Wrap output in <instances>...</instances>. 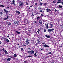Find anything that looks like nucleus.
<instances>
[{
    "instance_id": "nucleus-49",
    "label": "nucleus",
    "mask_w": 63,
    "mask_h": 63,
    "mask_svg": "<svg viewBox=\"0 0 63 63\" xmlns=\"http://www.w3.org/2000/svg\"><path fill=\"white\" fill-rule=\"evenodd\" d=\"M34 4L35 5H37V3H35Z\"/></svg>"
},
{
    "instance_id": "nucleus-17",
    "label": "nucleus",
    "mask_w": 63,
    "mask_h": 63,
    "mask_svg": "<svg viewBox=\"0 0 63 63\" xmlns=\"http://www.w3.org/2000/svg\"><path fill=\"white\" fill-rule=\"evenodd\" d=\"M15 0H13V1L12 3H13V4H15Z\"/></svg>"
},
{
    "instance_id": "nucleus-2",
    "label": "nucleus",
    "mask_w": 63,
    "mask_h": 63,
    "mask_svg": "<svg viewBox=\"0 0 63 63\" xmlns=\"http://www.w3.org/2000/svg\"><path fill=\"white\" fill-rule=\"evenodd\" d=\"M27 45H28V44H29V40L28 38H27L26 41H25Z\"/></svg>"
},
{
    "instance_id": "nucleus-43",
    "label": "nucleus",
    "mask_w": 63,
    "mask_h": 63,
    "mask_svg": "<svg viewBox=\"0 0 63 63\" xmlns=\"http://www.w3.org/2000/svg\"><path fill=\"white\" fill-rule=\"evenodd\" d=\"M39 12H43V11H42V10H40L39 11Z\"/></svg>"
},
{
    "instance_id": "nucleus-6",
    "label": "nucleus",
    "mask_w": 63,
    "mask_h": 63,
    "mask_svg": "<svg viewBox=\"0 0 63 63\" xmlns=\"http://www.w3.org/2000/svg\"><path fill=\"white\" fill-rule=\"evenodd\" d=\"M38 22L40 24H42V21L41 20H39L38 21Z\"/></svg>"
},
{
    "instance_id": "nucleus-59",
    "label": "nucleus",
    "mask_w": 63,
    "mask_h": 63,
    "mask_svg": "<svg viewBox=\"0 0 63 63\" xmlns=\"http://www.w3.org/2000/svg\"><path fill=\"white\" fill-rule=\"evenodd\" d=\"M29 4H28V3L26 4L27 5H29Z\"/></svg>"
},
{
    "instance_id": "nucleus-23",
    "label": "nucleus",
    "mask_w": 63,
    "mask_h": 63,
    "mask_svg": "<svg viewBox=\"0 0 63 63\" xmlns=\"http://www.w3.org/2000/svg\"><path fill=\"white\" fill-rule=\"evenodd\" d=\"M46 10L47 11H51V10H50V9H48V8H47V9H46Z\"/></svg>"
},
{
    "instance_id": "nucleus-40",
    "label": "nucleus",
    "mask_w": 63,
    "mask_h": 63,
    "mask_svg": "<svg viewBox=\"0 0 63 63\" xmlns=\"http://www.w3.org/2000/svg\"><path fill=\"white\" fill-rule=\"evenodd\" d=\"M51 53H51V52H50L48 53V54H51Z\"/></svg>"
},
{
    "instance_id": "nucleus-48",
    "label": "nucleus",
    "mask_w": 63,
    "mask_h": 63,
    "mask_svg": "<svg viewBox=\"0 0 63 63\" xmlns=\"http://www.w3.org/2000/svg\"><path fill=\"white\" fill-rule=\"evenodd\" d=\"M21 50H23V48H21Z\"/></svg>"
},
{
    "instance_id": "nucleus-35",
    "label": "nucleus",
    "mask_w": 63,
    "mask_h": 63,
    "mask_svg": "<svg viewBox=\"0 0 63 63\" xmlns=\"http://www.w3.org/2000/svg\"><path fill=\"white\" fill-rule=\"evenodd\" d=\"M60 26L61 27V28H63V25H61Z\"/></svg>"
},
{
    "instance_id": "nucleus-28",
    "label": "nucleus",
    "mask_w": 63,
    "mask_h": 63,
    "mask_svg": "<svg viewBox=\"0 0 63 63\" xmlns=\"http://www.w3.org/2000/svg\"><path fill=\"white\" fill-rule=\"evenodd\" d=\"M61 1H58L57 2V4H59V3H61Z\"/></svg>"
},
{
    "instance_id": "nucleus-22",
    "label": "nucleus",
    "mask_w": 63,
    "mask_h": 63,
    "mask_svg": "<svg viewBox=\"0 0 63 63\" xmlns=\"http://www.w3.org/2000/svg\"><path fill=\"white\" fill-rule=\"evenodd\" d=\"M7 60L8 61H11V59L9 58H8L7 59Z\"/></svg>"
},
{
    "instance_id": "nucleus-29",
    "label": "nucleus",
    "mask_w": 63,
    "mask_h": 63,
    "mask_svg": "<svg viewBox=\"0 0 63 63\" xmlns=\"http://www.w3.org/2000/svg\"><path fill=\"white\" fill-rule=\"evenodd\" d=\"M34 55H35V56H38L36 54V53H35L34 54Z\"/></svg>"
},
{
    "instance_id": "nucleus-31",
    "label": "nucleus",
    "mask_w": 63,
    "mask_h": 63,
    "mask_svg": "<svg viewBox=\"0 0 63 63\" xmlns=\"http://www.w3.org/2000/svg\"><path fill=\"white\" fill-rule=\"evenodd\" d=\"M27 61H25L24 62V63H27Z\"/></svg>"
},
{
    "instance_id": "nucleus-58",
    "label": "nucleus",
    "mask_w": 63,
    "mask_h": 63,
    "mask_svg": "<svg viewBox=\"0 0 63 63\" xmlns=\"http://www.w3.org/2000/svg\"><path fill=\"white\" fill-rule=\"evenodd\" d=\"M30 7H31V8H32V6H30Z\"/></svg>"
},
{
    "instance_id": "nucleus-14",
    "label": "nucleus",
    "mask_w": 63,
    "mask_h": 63,
    "mask_svg": "<svg viewBox=\"0 0 63 63\" xmlns=\"http://www.w3.org/2000/svg\"><path fill=\"white\" fill-rule=\"evenodd\" d=\"M16 33L17 34H18V35H19V34H20V32H18L17 31H16Z\"/></svg>"
},
{
    "instance_id": "nucleus-9",
    "label": "nucleus",
    "mask_w": 63,
    "mask_h": 63,
    "mask_svg": "<svg viewBox=\"0 0 63 63\" xmlns=\"http://www.w3.org/2000/svg\"><path fill=\"white\" fill-rule=\"evenodd\" d=\"M50 26L49 27V28H51L53 27V24H50Z\"/></svg>"
},
{
    "instance_id": "nucleus-30",
    "label": "nucleus",
    "mask_w": 63,
    "mask_h": 63,
    "mask_svg": "<svg viewBox=\"0 0 63 63\" xmlns=\"http://www.w3.org/2000/svg\"><path fill=\"white\" fill-rule=\"evenodd\" d=\"M46 28L47 29H48V25H46Z\"/></svg>"
},
{
    "instance_id": "nucleus-21",
    "label": "nucleus",
    "mask_w": 63,
    "mask_h": 63,
    "mask_svg": "<svg viewBox=\"0 0 63 63\" xmlns=\"http://www.w3.org/2000/svg\"><path fill=\"white\" fill-rule=\"evenodd\" d=\"M59 8H63V7H62V6H61L60 5H59Z\"/></svg>"
},
{
    "instance_id": "nucleus-47",
    "label": "nucleus",
    "mask_w": 63,
    "mask_h": 63,
    "mask_svg": "<svg viewBox=\"0 0 63 63\" xmlns=\"http://www.w3.org/2000/svg\"><path fill=\"white\" fill-rule=\"evenodd\" d=\"M58 0L60 2H61V0Z\"/></svg>"
},
{
    "instance_id": "nucleus-18",
    "label": "nucleus",
    "mask_w": 63,
    "mask_h": 63,
    "mask_svg": "<svg viewBox=\"0 0 63 63\" xmlns=\"http://www.w3.org/2000/svg\"><path fill=\"white\" fill-rule=\"evenodd\" d=\"M40 31V30H39V29H38V31H37V32L38 33V34H39V33H40V32H39Z\"/></svg>"
},
{
    "instance_id": "nucleus-38",
    "label": "nucleus",
    "mask_w": 63,
    "mask_h": 63,
    "mask_svg": "<svg viewBox=\"0 0 63 63\" xmlns=\"http://www.w3.org/2000/svg\"><path fill=\"white\" fill-rule=\"evenodd\" d=\"M2 50H3V51H4L6 50H5V49H4V48H3L2 49Z\"/></svg>"
},
{
    "instance_id": "nucleus-26",
    "label": "nucleus",
    "mask_w": 63,
    "mask_h": 63,
    "mask_svg": "<svg viewBox=\"0 0 63 63\" xmlns=\"http://www.w3.org/2000/svg\"><path fill=\"white\" fill-rule=\"evenodd\" d=\"M41 9H42V8L41 7H38V10H41Z\"/></svg>"
},
{
    "instance_id": "nucleus-24",
    "label": "nucleus",
    "mask_w": 63,
    "mask_h": 63,
    "mask_svg": "<svg viewBox=\"0 0 63 63\" xmlns=\"http://www.w3.org/2000/svg\"><path fill=\"white\" fill-rule=\"evenodd\" d=\"M37 20L38 21V20H40V17H37Z\"/></svg>"
},
{
    "instance_id": "nucleus-33",
    "label": "nucleus",
    "mask_w": 63,
    "mask_h": 63,
    "mask_svg": "<svg viewBox=\"0 0 63 63\" xmlns=\"http://www.w3.org/2000/svg\"><path fill=\"white\" fill-rule=\"evenodd\" d=\"M44 32H47V30H46V29H45L44 30Z\"/></svg>"
},
{
    "instance_id": "nucleus-54",
    "label": "nucleus",
    "mask_w": 63,
    "mask_h": 63,
    "mask_svg": "<svg viewBox=\"0 0 63 63\" xmlns=\"http://www.w3.org/2000/svg\"><path fill=\"white\" fill-rule=\"evenodd\" d=\"M7 38H9V36L8 35L7 36Z\"/></svg>"
},
{
    "instance_id": "nucleus-27",
    "label": "nucleus",
    "mask_w": 63,
    "mask_h": 63,
    "mask_svg": "<svg viewBox=\"0 0 63 63\" xmlns=\"http://www.w3.org/2000/svg\"><path fill=\"white\" fill-rule=\"evenodd\" d=\"M28 53H30H30H31V51H28Z\"/></svg>"
},
{
    "instance_id": "nucleus-4",
    "label": "nucleus",
    "mask_w": 63,
    "mask_h": 63,
    "mask_svg": "<svg viewBox=\"0 0 63 63\" xmlns=\"http://www.w3.org/2000/svg\"><path fill=\"white\" fill-rule=\"evenodd\" d=\"M23 4V2H22L20 1L19 3V6H21Z\"/></svg>"
},
{
    "instance_id": "nucleus-61",
    "label": "nucleus",
    "mask_w": 63,
    "mask_h": 63,
    "mask_svg": "<svg viewBox=\"0 0 63 63\" xmlns=\"http://www.w3.org/2000/svg\"><path fill=\"white\" fill-rule=\"evenodd\" d=\"M47 13H48V12H49V11H47Z\"/></svg>"
},
{
    "instance_id": "nucleus-16",
    "label": "nucleus",
    "mask_w": 63,
    "mask_h": 63,
    "mask_svg": "<svg viewBox=\"0 0 63 63\" xmlns=\"http://www.w3.org/2000/svg\"><path fill=\"white\" fill-rule=\"evenodd\" d=\"M4 52H5V53L7 54H8V53L7 52V51H6V50H5V51H4Z\"/></svg>"
},
{
    "instance_id": "nucleus-52",
    "label": "nucleus",
    "mask_w": 63,
    "mask_h": 63,
    "mask_svg": "<svg viewBox=\"0 0 63 63\" xmlns=\"http://www.w3.org/2000/svg\"><path fill=\"white\" fill-rule=\"evenodd\" d=\"M55 12H56L57 11V10H56V9H55Z\"/></svg>"
},
{
    "instance_id": "nucleus-46",
    "label": "nucleus",
    "mask_w": 63,
    "mask_h": 63,
    "mask_svg": "<svg viewBox=\"0 0 63 63\" xmlns=\"http://www.w3.org/2000/svg\"><path fill=\"white\" fill-rule=\"evenodd\" d=\"M23 46V47H26V45H24Z\"/></svg>"
},
{
    "instance_id": "nucleus-1",
    "label": "nucleus",
    "mask_w": 63,
    "mask_h": 63,
    "mask_svg": "<svg viewBox=\"0 0 63 63\" xmlns=\"http://www.w3.org/2000/svg\"><path fill=\"white\" fill-rule=\"evenodd\" d=\"M54 31V29H48L47 30V31L48 32H49V33H51V31Z\"/></svg>"
},
{
    "instance_id": "nucleus-34",
    "label": "nucleus",
    "mask_w": 63,
    "mask_h": 63,
    "mask_svg": "<svg viewBox=\"0 0 63 63\" xmlns=\"http://www.w3.org/2000/svg\"><path fill=\"white\" fill-rule=\"evenodd\" d=\"M44 5L45 6H47V4L45 3H44Z\"/></svg>"
},
{
    "instance_id": "nucleus-12",
    "label": "nucleus",
    "mask_w": 63,
    "mask_h": 63,
    "mask_svg": "<svg viewBox=\"0 0 63 63\" xmlns=\"http://www.w3.org/2000/svg\"><path fill=\"white\" fill-rule=\"evenodd\" d=\"M16 13H17V14H20V12H19L18 11H16Z\"/></svg>"
},
{
    "instance_id": "nucleus-44",
    "label": "nucleus",
    "mask_w": 63,
    "mask_h": 63,
    "mask_svg": "<svg viewBox=\"0 0 63 63\" xmlns=\"http://www.w3.org/2000/svg\"><path fill=\"white\" fill-rule=\"evenodd\" d=\"M10 58H13V57H12V56H10Z\"/></svg>"
},
{
    "instance_id": "nucleus-56",
    "label": "nucleus",
    "mask_w": 63,
    "mask_h": 63,
    "mask_svg": "<svg viewBox=\"0 0 63 63\" xmlns=\"http://www.w3.org/2000/svg\"><path fill=\"white\" fill-rule=\"evenodd\" d=\"M28 31L29 32H30V30H28Z\"/></svg>"
},
{
    "instance_id": "nucleus-53",
    "label": "nucleus",
    "mask_w": 63,
    "mask_h": 63,
    "mask_svg": "<svg viewBox=\"0 0 63 63\" xmlns=\"http://www.w3.org/2000/svg\"><path fill=\"white\" fill-rule=\"evenodd\" d=\"M28 48L29 49H30V48L29 47H28Z\"/></svg>"
},
{
    "instance_id": "nucleus-20",
    "label": "nucleus",
    "mask_w": 63,
    "mask_h": 63,
    "mask_svg": "<svg viewBox=\"0 0 63 63\" xmlns=\"http://www.w3.org/2000/svg\"><path fill=\"white\" fill-rule=\"evenodd\" d=\"M6 41H7V42H10V41H9V40H8V39L7 38L6 39Z\"/></svg>"
},
{
    "instance_id": "nucleus-41",
    "label": "nucleus",
    "mask_w": 63,
    "mask_h": 63,
    "mask_svg": "<svg viewBox=\"0 0 63 63\" xmlns=\"http://www.w3.org/2000/svg\"><path fill=\"white\" fill-rule=\"evenodd\" d=\"M40 49L41 50H43V51L44 50V48H41Z\"/></svg>"
},
{
    "instance_id": "nucleus-39",
    "label": "nucleus",
    "mask_w": 63,
    "mask_h": 63,
    "mask_svg": "<svg viewBox=\"0 0 63 63\" xmlns=\"http://www.w3.org/2000/svg\"><path fill=\"white\" fill-rule=\"evenodd\" d=\"M43 3L42 2H40V5H42L43 4Z\"/></svg>"
},
{
    "instance_id": "nucleus-11",
    "label": "nucleus",
    "mask_w": 63,
    "mask_h": 63,
    "mask_svg": "<svg viewBox=\"0 0 63 63\" xmlns=\"http://www.w3.org/2000/svg\"><path fill=\"white\" fill-rule=\"evenodd\" d=\"M17 56V55H16L15 54L14 55V57H13V58H15L16 57V56Z\"/></svg>"
},
{
    "instance_id": "nucleus-55",
    "label": "nucleus",
    "mask_w": 63,
    "mask_h": 63,
    "mask_svg": "<svg viewBox=\"0 0 63 63\" xmlns=\"http://www.w3.org/2000/svg\"><path fill=\"white\" fill-rule=\"evenodd\" d=\"M34 23H36V21H34Z\"/></svg>"
},
{
    "instance_id": "nucleus-3",
    "label": "nucleus",
    "mask_w": 63,
    "mask_h": 63,
    "mask_svg": "<svg viewBox=\"0 0 63 63\" xmlns=\"http://www.w3.org/2000/svg\"><path fill=\"white\" fill-rule=\"evenodd\" d=\"M57 1L56 0H53L52 1V3L53 4H57Z\"/></svg>"
},
{
    "instance_id": "nucleus-51",
    "label": "nucleus",
    "mask_w": 63,
    "mask_h": 63,
    "mask_svg": "<svg viewBox=\"0 0 63 63\" xmlns=\"http://www.w3.org/2000/svg\"><path fill=\"white\" fill-rule=\"evenodd\" d=\"M28 57H32V56H28Z\"/></svg>"
},
{
    "instance_id": "nucleus-63",
    "label": "nucleus",
    "mask_w": 63,
    "mask_h": 63,
    "mask_svg": "<svg viewBox=\"0 0 63 63\" xmlns=\"http://www.w3.org/2000/svg\"><path fill=\"white\" fill-rule=\"evenodd\" d=\"M47 25V24H45V26H46Z\"/></svg>"
},
{
    "instance_id": "nucleus-15",
    "label": "nucleus",
    "mask_w": 63,
    "mask_h": 63,
    "mask_svg": "<svg viewBox=\"0 0 63 63\" xmlns=\"http://www.w3.org/2000/svg\"><path fill=\"white\" fill-rule=\"evenodd\" d=\"M37 43H38V44H40V42L38 39H37Z\"/></svg>"
},
{
    "instance_id": "nucleus-5",
    "label": "nucleus",
    "mask_w": 63,
    "mask_h": 63,
    "mask_svg": "<svg viewBox=\"0 0 63 63\" xmlns=\"http://www.w3.org/2000/svg\"><path fill=\"white\" fill-rule=\"evenodd\" d=\"M44 47H48L49 46H48V45H47L46 44H45V45H43Z\"/></svg>"
},
{
    "instance_id": "nucleus-25",
    "label": "nucleus",
    "mask_w": 63,
    "mask_h": 63,
    "mask_svg": "<svg viewBox=\"0 0 63 63\" xmlns=\"http://www.w3.org/2000/svg\"><path fill=\"white\" fill-rule=\"evenodd\" d=\"M0 6H1V7H2V8H4V6L3 5H2L1 4H0Z\"/></svg>"
},
{
    "instance_id": "nucleus-64",
    "label": "nucleus",
    "mask_w": 63,
    "mask_h": 63,
    "mask_svg": "<svg viewBox=\"0 0 63 63\" xmlns=\"http://www.w3.org/2000/svg\"><path fill=\"white\" fill-rule=\"evenodd\" d=\"M42 24H40V26H42Z\"/></svg>"
},
{
    "instance_id": "nucleus-57",
    "label": "nucleus",
    "mask_w": 63,
    "mask_h": 63,
    "mask_svg": "<svg viewBox=\"0 0 63 63\" xmlns=\"http://www.w3.org/2000/svg\"><path fill=\"white\" fill-rule=\"evenodd\" d=\"M7 8H8L9 9H10V7H7Z\"/></svg>"
},
{
    "instance_id": "nucleus-10",
    "label": "nucleus",
    "mask_w": 63,
    "mask_h": 63,
    "mask_svg": "<svg viewBox=\"0 0 63 63\" xmlns=\"http://www.w3.org/2000/svg\"><path fill=\"white\" fill-rule=\"evenodd\" d=\"M15 24H17L18 23V21H16L14 22Z\"/></svg>"
},
{
    "instance_id": "nucleus-36",
    "label": "nucleus",
    "mask_w": 63,
    "mask_h": 63,
    "mask_svg": "<svg viewBox=\"0 0 63 63\" xmlns=\"http://www.w3.org/2000/svg\"><path fill=\"white\" fill-rule=\"evenodd\" d=\"M42 44H45V42H42Z\"/></svg>"
},
{
    "instance_id": "nucleus-60",
    "label": "nucleus",
    "mask_w": 63,
    "mask_h": 63,
    "mask_svg": "<svg viewBox=\"0 0 63 63\" xmlns=\"http://www.w3.org/2000/svg\"><path fill=\"white\" fill-rule=\"evenodd\" d=\"M32 15L33 16H34V15H33V14H32Z\"/></svg>"
},
{
    "instance_id": "nucleus-50",
    "label": "nucleus",
    "mask_w": 63,
    "mask_h": 63,
    "mask_svg": "<svg viewBox=\"0 0 63 63\" xmlns=\"http://www.w3.org/2000/svg\"><path fill=\"white\" fill-rule=\"evenodd\" d=\"M13 4V3H11V5H12Z\"/></svg>"
},
{
    "instance_id": "nucleus-13",
    "label": "nucleus",
    "mask_w": 63,
    "mask_h": 63,
    "mask_svg": "<svg viewBox=\"0 0 63 63\" xmlns=\"http://www.w3.org/2000/svg\"><path fill=\"white\" fill-rule=\"evenodd\" d=\"M45 37H46V38H49L50 37L49 36L47 35H45Z\"/></svg>"
},
{
    "instance_id": "nucleus-32",
    "label": "nucleus",
    "mask_w": 63,
    "mask_h": 63,
    "mask_svg": "<svg viewBox=\"0 0 63 63\" xmlns=\"http://www.w3.org/2000/svg\"><path fill=\"white\" fill-rule=\"evenodd\" d=\"M8 25H11V23H10V22H9V23H8Z\"/></svg>"
},
{
    "instance_id": "nucleus-45",
    "label": "nucleus",
    "mask_w": 63,
    "mask_h": 63,
    "mask_svg": "<svg viewBox=\"0 0 63 63\" xmlns=\"http://www.w3.org/2000/svg\"><path fill=\"white\" fill-rule=\"evenodd\" d=\"M0 14H3V13L2 12H0Z\"/></svg>"
},
{
    "instance_id": "nucleus-37",
    "label": "nucleus",
    "mask_w": 63,
    "mask_h": 63,
    "mask_svg": "<svg viewBox=\"0 0 63 63\" xmlns=\"http://www.w3.org/2000/svg\"><path fill=\"white\" fill-rule=\"evenodd\" d=\"M41 16H42V17H43L44 16V15L43 14H41Z\"/></svg>"
},
{
    "instance_id": "nucleus-19",
    "label": "nucleus",
    "mask_w": 63,
    "mask_h": 63,
    "mask_svg": "<svg viewBox=\"0 0 63 63\" xmlns=\"http://www.w3.org/2000/svg\"><path fill=\"white\" fill-rule=\"evenodd\" d=\"M34 51L33 50L31 51V54H34Z\"/></svg>"
},
{
    "instance_id": "nucleus-7",
    "label": "nucleus",
    "mask_w": 63,
    "mask_h": 63,
    "mask_svg": "<svg viewBox=\"0 0 63 63\" xmlns=\"http://www.w3.org/2000/svg\"><path fill=\"white\" fill-rule=\"evenodd\" d=\"M4 11L5 12L6 14H7V13H8V12H9V11H7V10H6V9H4Z\"/></svg>"
},
{
    "instance_id": "nucleus-62",
    "label": "nucleus",
    "mask_w": 63,
    "mask_h": 63,
    "mask_svg": "<svg viewBox=\"0 0 63 63\" xmlns=\"http://www.w3.org/2000/svg\"><path fill=\"white\" fill-rule=\"evenodd\" d=\"M29 47H30V45H29Z\"/></svg>"
},
{
    "instance_id": "nucleus-8",
    "label": "nucleus",
    "mask_w": 63,
    "mask_h": 63,
    "mask_svg": "<svg viewBox=\"0 0 63 63\" xmlns=\"http://www.w3.org/2000/svg\"><path fill=\"white\" fill-rule=\"evenodd\" d=\"M9 17V16H8L7 18H3V20H6Z\"/></svg>"
},
{
    "instance_id": "nucleus-42",
    "label": "nucleus",
    "mask_w": 63,
    "mask_h": 63,
    "mask_svg": "<svg viewBox=\"0 0 63 63\" xmlns=\"http://www.w3.org/2000/svg\"><path fill=\"white\" fill-rule=\"evenodd\" d=\"M61 4H62V5H63V2H62V1H61Z\"/></svg>"
}]
</instances>
